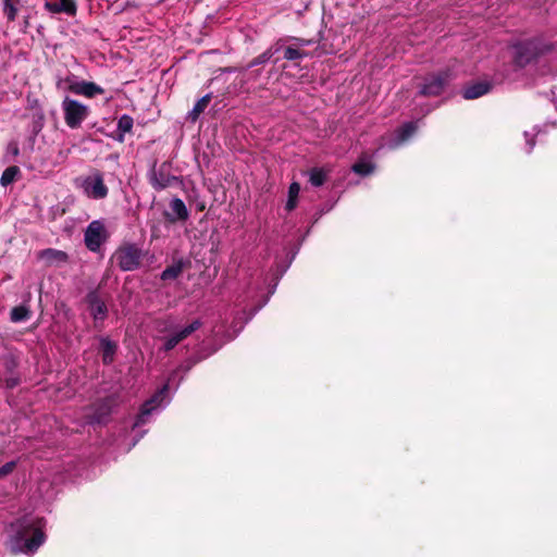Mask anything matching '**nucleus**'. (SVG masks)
I'll list each match as a JSON object with an SVG mask.
<instances>
[{
  "label": "nucleus",
  "mask_w": 557,
  "mask_h": 557,
  "mask_svg": "<svg viewBox=\"0 0 557 557\" xmlns=\"http://www.w3.org/2000/svg\"><path fill=\"white\" fill-rule=\"evenodd\" d=\"M16 541L21 543L17 549L25 554H33L45 541L40 520L27 518L15 525Z\"/></svg>",
  "instance_id": "f257e3e1"
},
{
  "label": "nucleus",
  "mask_w": 557,
  "mask_h": 557,
  "mask_svg": "<svg viewBox=\"0 0 557 557\" xmlns=\"http://www.w3.org/2000/svg\"><path fill=\"white\" fill-rule=\"evenodd\" d=\"M61 108L63 111L65 124L72 129L81 127L83 122L88 117L90 113L88 106H85L70 97H65L63 99Z\"/></svg>",
  "instance_id": "f03ea898"
},
{
  "label": "nucleus",
  "mask_w": 557,
  "mask_h": 557,
  "mask_svg": "<svg viewBox=\"0 0 557 557\" xmlns=\"http://www.w3.org/2000/svg\"><path fill=\"white\" fill-rule=\"evenodd\" d=\"M143 252L139 247L134 244L121 246L114 253L117 265L123 271H133L140 264Z\"/></svg>",
  "instance_id": "7ed1b4c3"
},
{
  "label": "nucleus",
  "mask_w": 557,
  "mask_h": 557,
  "mask_svg": "<svg viewBox=\"0 0 557 557\" xmlns=\"http://www.w3.org/2000/svg\"><path fill=\"white\" fill-rule=\"evenodd\" d=\"M201 325L202 323L200 320H194L193 322L185 326L173 327L170 334L163 338V349L165 351L173 349L176 345H178L194 332L199 330Z\"/></svg>",
  "instance_id": "20e7f679"
},
{
  "label": "nucleus",
  "mask_w": 557,
  "mask_h": 557,
  "mask_svg": "<svg viewBox=\"0 0 557 557\" xmlns=\"http://www.w3.org/2000/svg\"><path fill=\"white\" fill-rule=\"evenodd\" d=\"M82 188L88 198L103 199L108 195V187L104 185L102 175L98 172L85 177L82 182Z\"/></svg>",
  "instance_id": "39448f33"
},
{
  "label": "nucleus",
  "mask_w": 557,
  "mask_h": 557,
  "mask_svg": "<svg viewBox=\"0 0 557 557\" xmlns=\"http://www.w3.org/2000/svg\"><path fill=\"white\" fill-rule=\"evenodd\" d=\"M449 79L450 74L447 71L431 75L425 78L424 84L421 86L420 94L423 96H437L443 91Z\"/></svg>",
  "instance_id": "423d86ee"
},
{
  "label": "nucleus",
  "mask_w": 557,
  "mask_h": 557,
  "mask_svg": "<svg viewBox=\"0 0 557 557\" xmlns=\"http://www.w3.org/2000/svg\"><path fill=\"white\" fill-rule=\"evenodd\" d=\"M106 240V230L100 221H92L85 232V244L91 251L100 248Z\"/></svg>",
  "instance_id": "0eeeda50"
},
{
  "label": "nucleus",
  "mask_w": 557,
  "mask_h": 557,
  "mask_svg": "<svg viewBox=\"0 0 557 557\" xmlns=\"http://www.w3.org/2000/svg\"><path fill=\"white\" fill-rule=\"evenodd\" d=\"M166 391L168 385H164L148 401H146L143 405L140 413L138 414L137 420L134 424L135 426H139L147 422L149 414L163 403Z\"/></svg>",
  "instance_id": "6e6552de"
},
{
  "label": "nucleus",
  "mask_w": 557,
  "mask_h": 557,
  "mask_svg": "<svg viewBox=\"0 0 557 557\" xmlns=\"http://www.w3.org/2000/svg\"><path fill=\"white\" fill-rule=\"evenodd\" d=\"M69 89L76 95H82L87 98H92L96 95H102L104 91L95 83L85 81L71 83Z\"/></svg>",
  "instance_id": "1a4fd4ad"
},
{
  "label": "nucleus",
  "mask_w": 557,
  "mask_h": 557,
  "mask_svg": "<svg viewBox=\"0 0 557 557\" xmlns=\"http://www.w3.org/2000/svg\"><path fill=\"white\" fill-rule=\"evenodd\" d=\"M491 89L492 85L488 82H478L467 86L462 90V97L469 100L476 99L490 92Z\"/></svg>",
  "instance_id": "9d476101"
},
{
  "label": "nucleus",
  "mask_w": 557,
  "mask_h": 557,
  "mask_svg": "<svg viewBox=\"0 0 557 557\" xmlns=\"http://www.w3.org/2000/svg\"><path fill=\"white\" fill-rule=\"evenodd\" d=\"M171 213L166 214V218L174 221H185L189 216V212L184 203V201L180 198H173L170 202Z\"/></svg>",
  "instance_id": "9b49d317"
},
{
  "label": "nucleus",
  "mask_w": 557,
  "mask_h": 557,
  "mask_svg": "<svg viewBox=\"0 0 557 557\" xmlns=\"http://www.w3.org/2000/svg\"><path fill=\"white\" fill-rule=\"evenodd\" d=\"M39 258L49 265L59 267L67 262V255L64 251L57 249H45L39 252Z\"/></svg>",
  "instance_id": "f8f14e48"
},
{
  "label": "nucleus",
  "mask_w": 557,
  "mask_h": 557,
  "mask_svg": "<svg viewBox=\"0 0 557 557\" xmlns=\"http://www.w3.org/2000/svg\"><path fill=\"white\" fill-rule=\"evenodd\" d=\"M417 131V124L413 122L406 123L403 127H400L396 134L395 138L391 143V147L395 148L401 144H404L406 140H408Z\"/></svg>",
  "instance_id": "ddd939ff"
},
{
  "label": "nucleus",
  "mask_w": 557,
  "mask_h": 557,
  "mask_svg": "<svg viewBox=\"0 0 557 557\" xmlns=\"http://www.w3.org/2000/svg\"><path fill=\"white\" fill-rule=\"evenodd\" d=\"M89 309L95 320H102L107 313V307L95 294L88 296Z\"/></svg>",
  "instance_id": "4468645a"
},
{
  "label": "nucleus",
  "mask_w": 557,
  "mask_h": 557,
  "mask_svg": "<svg viewBox=\"0 0 557 557\" xmlns=\"http://www.w3.org/2000/svg\"><path fill=\"white\" fill-rule=\"evenodd\" d=\"M116 344L107 337L100 338V352L104 363H111L116 352Z\"/></svg>",
  "instance_id": "2eb2a0df"
},
{
  "label": "nucleus",
  "mask_w": 557,
  "mask_h": 557,
  "mask_svg": "<svg viewBox=\"0 0 557 557\" xmlns=\"http://www.w3.org/2000/svg\"><path fill=\"white\" fill-rule=\"evenodd\" d=\"M175 177H171L162 172L152 171L149 176L150 184L157 190H161L171 185Z\"/></svg>",
  "instance_id": "dca6fc26"
},
{
  "label": "nucleus",
  "mask_w": 557,
  "mask_h": 557,
  "mask_svg": "<svg viewBox=\"0 0 557 557\" xmlns=\"http://www.w3.org/2000/svg\"><path fill=\"white\" fill-rule=\"evenodd\" d=\"M308 44H309L308 40L301 39V40H298L297 46H288L284 51V58L286 60H298V59L306 57L307 53L305 51H302L300 49V47H304Z\"/></svg>",
  "instance_id": "f3484780"
},
{
  "label": "nucleus",
  "mask_w": 557,
  "mask_h": 557,
  "mask_svg": "<svg viewBox=\"0 0 557 557\" xmlns=\"http://www.w3.org/2000/svg\"><path fill=\"white\" fill-rule=\"evenodd\" d=\"M374 169V164L366 158L360 159L352 165V171L362 176L373 173Z\"/></svg>",
  "instance_id": "a211bd4d"
},
{
  "label": "nucleus",
  "mask_w": 557,
  "mask_h": 557,
  "mask_svg": "<svg viewBox=\"0 0 557 557\" xmlns=\"http://www.w3.org/2000/svg\"><path fill=\"white\" fill-rule=\"evenodd\" d=\"M133 128V119L129 115H122L117 122L119 140L123 141L126 133Z\"/></svg>",
  "instance_id": "6ab92c4d"
},
{
  "label": "nucleus",
  "mask_w": 557,
  "mask_h": 557,
  "mask_svg": "<svg viewBox=\"0 0 557 557\" xmlns=\"http://www.w3.org/2000/svg\"><path fill=\"white\" fill-rule=\"evenodd\" d=\"M300 191V185L297 182H293L288 188V199L286 202V209L292 211L297 206V199Z\"/></svg>",
  "instance_id": "aec40b11"
},
{
  "label": "nucleus",
  "mask_w": 557,
  "mask_h": 557,
  "mask_svg": "<svg viewBox=\"0 0 557 557\" xmlns=\"http://www.w3.org/2000/svg\"><path fill=\"white\" fill-rule=\"evenodd\" d=\"M210 96L206 95L197 103L194 106L193 110L189 112L188 117L195 122L198 116L206 110L210 102Z\"/></svg>",
  "instance_id": "412c9836"
},
{
  "label": "nucleus",
  "mask_w": 557,
  "mask_h": 557,
  "mask_svg": "<svg viewBox=\"0 0 557 557\" xmlns=\"http://www.w3.org/2000/svg\"><path fill=\"white\" fill-rule=\"evenodd\" d=\"M327 172L321 168H314L309 172V181L310 183L319 187L324 184L326 180Z\"/></svg>",
  "instance_id": "4be33fe9"
},
{
  "label": "nucleus",
  "mask_w": 557,
  "mask_h": 557,
  "mask_svg": "<svg viewBox=\"0 0 557 557\" xmlns=\"http://www.w3.org/2000/svg\"><path fill=\"white\" fill-rule=\"evenodd\" d=\"M183 272V262L178 261L170 267H168L161 274V278L166 280H174L181 273Z\"/></svg>",
  "instance_id": "5701e85b"
},
{
  "label": "nucleus",
  "mask_w": 557,
  "mask_h": 557,
  "mask_svg": "<svg viewBox=\"0 0 557 557\" xmlns=\"http://www.w3.org/2000/svg\"><path fill=\"white\" fill-rule=\"evenodd\" d=\"M20 169L15 165L7 168L0 178L1 185L5 187L13 183Z\"/></svg>",
  "instance_id": "b1692460"
},
{
  "label": "nucleus",
  "mask_w": 557,
  "mask_h": 557,
  "mask_svg": "<svg viewBox=\"0 0 557 557\" xmlns=\"http://www.w3.org/2000/svg\"><path fill=\"white\" fill-rule=\"evenodd\" d=\"M28 311L24 307H15L11 311V320L14 322H20L26 319Z\"/></svg>",
  "instance_id": "393cba45"
},
{
  "label": "nucleus",
  "mask_w": 557,
  "mask_h": 557,
  "mask_svg": "<svg viewBox=\"0 0 557 557\" xmlns=\"http://www.w3.org/2000/svg\"><path fill=\"white\" fill-rule=\"evenodd\" d=\"M16 8L12 4L11 0H4L3 12L8 20L13 21L16 16Z\"/></svg>",
  "instance_id": "a878e982"
},
{
  "label": "nucleus",
  "mask_w": 557,
  "mask_h": 557,
  "mask_svg": "<svg viewBox=\"0 0 557 557\" xmlns=\"http://www.w3.org/2000/svg\"><path fill=\"white\" fill-rule=\"evenodd\" d=\"M60 5L63 8L64 12L73 15L76 12V4L74 0H59Z\"/></svg>",
  "instance_id": "bb28decb"
},
{
  "label": "nucleus",
  "mask_w": 557,
  "mask_h": 557,
  "mask_svg": "<svg viewBox=\"0 0 557 557\" xmlns=\"http://www.w3.org/2000/svg\"><path fill=\"white\" fill-rule=\"evenodd\" d=\"M14 461L7 462L4 466L0 467V479L9 475L14 470Z\"/></svg>",
  "instance_id": "cd10ccee"
},
{
  "label": "nucleus",
  "mask_w": 557,
  "mask_h": 557,
  "mask_svg": "<svg viewBox=\"0 0 557 557\" xmlns=\"http://www.w3.org/2000/svg\"><path fill=\"white\" fill-rule=\"evenodd\" d=\"M272 57V53L270 51H265L264 53H262L261 55H259L258 58H256L252 62H251V66H255V65H258V64H262V63H265L270 58Z\"/></svg>",
  "instance_id": "c85d7f7f"
},
{
  "label": "nucleus",
  "mask_w": 557,
  "mask_h": 557,
  "mask_svg": "<svg viewBox=\"0 0 557 557\" xmlns=\"http://www.w3.org/2000/svg\"><path fill=\"white\" fill-rule=\"evenodd\" d=\"M45 7L49 12H52V13L64 12L63 8L60 5L59 2L58 3L46 2Z\"/></svg>",
  "instance_id": "c756f323"
},
{
  "label": "nucleus",
  "mask_w": 557,
  "mask_h": 557,
  "mask_svg": "<svg viewBox=\"0 0 557 557\" xmlns=\"http://www.w3.org/2000/svg\"><path fill=\"white\" fill-rule=\"evenodd\" d=\"M8 152H10L13 157H16L20 152L17 144H15V143L9 144Z\"/></svg>",
  "instance_id": "7c9ffc66"
},
{
  "label": "nucleus",
  "mask_w": 557,
  "mask_h": 557,
  "mask_svg": "<svg viewBox=\"0 0 557 557\" xmlns=\"http://www.w3.org/2000/svg\"><path fill=\"white\" fill-rule=\"evenodd\" d=\"M524 136H525V138H527L528 144H529V150H528V152H530V151L532 150L533 146H534V143H531V141L529 140V138H528L529 134H528L527 132L524 133Z\"/></svg>",
  "instance_id": "2f4dec72"
},
{
  "label": "nucleus",
  "mask_w": 557,
  "mask_h": 557,
  "mask_svg": "<svg viewBox=\"0 0 557 557\" xmlns=\"http://www.w3.org/2000/svg\"><path fill=\"white\" fill-rule=\"evenodd\" d=\"M517 62H518L519 64H523V63H524V61H523V59H522V57H521V55H519V57L517 58Z\"/></svg>",
  "instance_id": "473e14b6"
},
{
  "label": "nucleus",
  "mask_w": 557,
  "mask_h": 557,
  "mask_svg": "<svg viewBox=\"0 0 557 557\" xmlns=\"http://www.w3.org/2000/svg\"><path fill=\"white\" fill-rule=\"evenodd\" d=\"M15 384H16V382L13 381V380L12 381H8V386H10V387L14 386Z\"/></svg>",
  "instance_id": "72a5a7b5"
},
{
  "label": "nucleus",
  "mask_w": 557,
  "mask_h": 557,
  "mask_svg": "<svg viewBox=\"0 0 557 557\" xmlns=\"http://www.w3.org/2000/svg\"><path fill=\"white\" fill-rule=\"evenodd\" d=\"M532 46H533L532 44H528V45L525 46V48H527L528 50H530V49L532 48Z\"/></svg>",
  "instance_id": "f704fd0d"
}]
</instances>
